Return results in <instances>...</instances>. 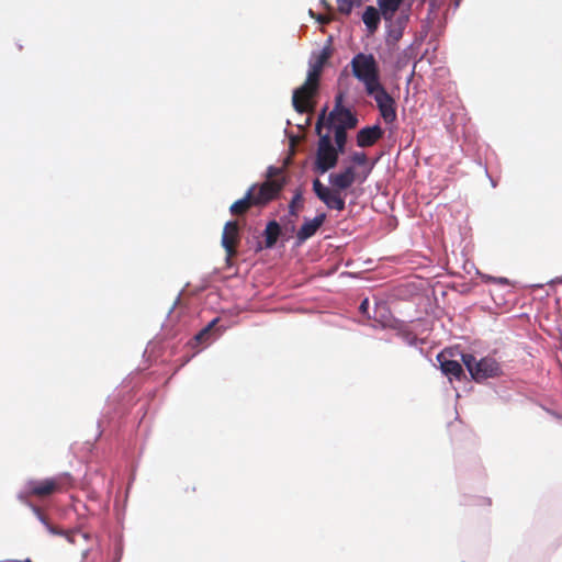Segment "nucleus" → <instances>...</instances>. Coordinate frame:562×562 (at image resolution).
I'll use <instances>...</instances> for the list:
<instances>
[{
	"mask_svg": "<svg viewBox=\"0 0 562 562\" xmlns=\"http://www.w3.org/2000/svg\"><path fill=\"white\" fill-rule=\"evenodd\" d=\"M72 486V477L69 473H60L52 477L30 479L18 493V499L29 506H35L32 499L45 501L50 496L61 493Z\"/></svg>",
	"mask_w": 562,
	"mask_h": 562,
	"instance_id": "f257e3e1",
	"label": "nucleus"
},
{
	"mask_svg": "<svg viewBox=\"0 0 562 562\" xmlns=\"http://www.w3.org/2000/svg\"><path fill=\"white\" fill-rule=\"evenodd\" d=\"M331 50L329 47H324L316 57L315 61L311 64L310 70L305 82L294 90L292 103L299 113H305L311 110V100L316 94L319 86V78L326 61L330 58Z\"/></svg>",
	"mask_w": 562,
	"mask_h": 562,
	"instance_id": "f03ea898",
	"label": "nucleus"
},
{
	"mask_svg": "<svg viewBox=\"0 0 562 562\" xmlns=\"http://www.w3.org/2000/svg\"><path fill=\"white\" fill-rule=\"evenodd\" d=\"M352 75L364 85L367 93L381 85L379 65L372 54L358 53L350 63Z\"/></svg>",
	"mask_w": 562,
	"mask_h": 562,
	"instance_id": "7ed1b4c3",
	"label": "nucleus"
},
{
	"mask_svg": "<svg viewBox=\"0 0 562 562\" xmlns=\"http://www.w3.org/2000/svg\"><path fill=\"white\" fill-rule=\"evenodd\" d=\"M461 360L470 372L472 379L476 382L499 376L502 373L499 363L492 357H484L476 360V358L471 353H462Z\"/></svg>",
	"mask_w": 562,
	"mask_h": 562,
	"instance_id": "20e7f679",
	"label": "nucleus"
},
{
	"mask_svg": "<svg viewBox=\"0 0 562 562\" xmlns=\"http://www.w3.org/2000/svg\"><path fill=\"white\" fill-rule=\"evenodd\" d=\"M342 93L336 95L335 106L327 117V125L329 127L342 126L344 131L355 128L358 124V119L355 113L342 105Z\"/></svg>",
	"mask_w": 562,
	"mask_h": 562,
	"instance_id": "39448f33",
	"label": "nucleus"
},
{
	"mask_svg": "<svg viewBox=\"0 0 562 562\" xmlns=\"http://www.w3.org/2000/svg\"><path fill=\"white\" fill-rule=\"evenodd\" d=\"M283 189V183L273 180L263 181L260 184H252L248 192H251L256 206H265L277 199Z\"/></svg>",
	"mask_w": 562,
	"mask_h": 562,
	"instance_id": "423d86ee",
	"label": "nucleus"
},
{
	"mask_svg": "<svg viewBox=\"0 0 562 562\" xmlns=\"http://www.w3.org/2000/svg\"><path fill=\"white\" fill-rule=\"evenodd\" d=\"M367 94L374 98L380 114L386 123H393L396 120L397 115L395 100L385 90L382 83L374 87V91L372 93Z\"/></svg>",
	"mask_w": 562,
	"mask_h": 562,
	"instance_id": "0eeeda50",
	"label": "nucleus"
},
{
	"mask_svg": "<svg viewBox=\"0 0 562 562\" xmlns=\"http://www.w3.org/2000/svg\"><path fill=\"white\" fill-rule=\"evenodd\" d=\"M240 241L239 225L236 221H228L223 228L222 246L226 252V259L229 261L237 256V246Z\"/></svg>",
	"mask_w": 562,
	"mask_h": 562,
	"instance_id": "6e6552de",
	"label": "nucleus"
},
{
	"mask_svg": "<svg viewBox=\"0 0 562 562\" xmlns=\"http://www.w3.org/2000/svg\"><path fill=\"white\" fill-rule=\"evenodd\" d=\"M32 510L35 514V516L38 518V520L46 527L47 531L54 536H63L66 538V540L75 544L77 542V537L87 538V535L81 532L80 530H64L59 528L58 526L52 525L47 517L44 515L42 509L38 506H32Z\"/></svg>",
	"mask_w": 562,
	"mask_h": 562,
	"instance_id": "1a4fd4ad",
	"label": "nucleus"
},
{
	"mask_svg": "<svg viewBox=\"0 0 562 562\" xmlns=\"http://www.w3.org/2000/svg\"><path fill=\"white\" fill-rule=\"evenodd\" d=\"M339 153L335 147L317 148L315 170L325 173L337 165Z\"/></svg>",
	"mask_w": 562,
	"mask_h": 562,
	"instance_id": "9d476101",
	"label": "nucleus"
},
{
	"mask_svg": "<svg viewBox=\"0 0 562 562\" xmlns=\"http://www.w3.org/2000/svg\"><path fill=\"white\" fill-rule=\"evenodd\" d=\"M449 356L450 353L447 350L441 351L437 356L440 369L447 376L461 380L464 376L463 368L457 360L449 359Z\"/></svg>",
	"mask_w": 562,
	"mask_h": 562,
	"instance_id": "9b49d317",
	"label": "nucleus"
},
{
	"mask_svg": "<svg viewBox=\"0 0 562 562\" xmlns=\"http://www.w3.org/2000/svg\"><path fill=\"white\" fill-rule=\"evenodd\" d=\"M326 220V214L321 213L317 216H315L313 220H307L304 222V224L301 226V228L296 233V240L297 244H303L308 238L314 236L316 232L319 229V227L324 224Z\"/></svg>",
	"mask_w": 562,
	"mask_h": 562,
	"instance_id": "f8f14e48",
	"label": "nucleus"
},
{
	"mask_svg": "<svg viewBox=\"0 0 562 562\" xmlns=\"http://www.w3.org/2000/svg\"><path fill=\"white\" fill-rule=\"evenodd\" d=\"M383 133L379 125L363 127L357 134V145L359 147L373 146L383 136Z\"/></svg>",
	"mask_w": 562,
	"mask_h": 562,
	"instance_id": "ddd939ff",
	"label": "nucleus"
},
{
	"mask_svg": "<svg viewBox=\"0 0 562 562\" xmlns=\"http://www.w3.org/2000/svg\"><path fill=\"white\" fill-rule=\"evenodd\" d=\"M356 180V170L353 167H347L344 171L338 173H331L329 176V182L335 190H346L350 188Z\"/></svg>",
	"mask_w": 562,
	"mask_h": 562,
	"instance_id": "4468645a",
	"label": "nucleus"
},
{
	"mask_svg": "<svg viewBox=\"0 0 562 562\" xmlns=\"http://www.w3.org/2000/svg\"><path fill=\"white\" fill-rule=\"evenodd\" d=\"M381 15L385 22H392L404 0H376Z\"/></svg>",
	"mask_w": 562,
	"mask_h": 562,
	"instance_id": "2eb2a0df",
	"label": "nucleus"
},
{
	"mask_svg": "<svg viewBox=\"0 0 562 562\" xmlns=\"http://www.w3.org/2000/svg\"><path fill=\"white\" fill-rule=\"evenodd\" d=\"M381 11L372 5L366 8L362 14V21L370 32H375L381 20Z\"/></svg>",
	"mask_w": 562,
	"mask_h": 562,
	"instance_id": "dca6fc26",
	"label": "nucleus"
},
{
	"mask_svg": "<svg viewBox=\"0 0 562 562\" xmlns=\"http://www.w3.org/2000/svg\"><path fill=\"white\" fill-rule=\"evenodd\" d=\"M252 206H256L252 200V194L247 191L243 199L235 201L231 205L229 211L233 215L240 216L246 214Z\"/></svg>",
	"mask_w": 562,
	"mask_h": 562,
	"instance_id": "f3484780",
	"label": "nucleus"
},
{
	"mask_svg": "<svg viewBox=\"0 0 562 562\" xmlns=\"http://www.w3.org/2000/svg\"><path fill=\"white\" fill-rule=\"evenodd\" d=\"M281 234L280 224L277 221L268 222L266 229L263 232L265 236V247L272 248Z\"/></svg>",
	"mask_w": 562,
	"mask_h": 562,
	"instance_id": "a211bd4d",
	"label": "nucleus"
},
{
	"mask_svg": "<svg viewBox=\"0 0 562 562\" xmlns=\"http://www.w3.org/2000/svg\"><path fill=\"white\" fill-rule=\"evenodd\" d=\"M322 202L325 203L328 209L337 211H344L346 207L345 200L337 190H330Z\"/></svg>",
	"mask_w": 562,
	"mask_h": 562,
	"instance_id": "6ab92c4d",
	"label": "nucleus"
},
{
	"mask_svg": "<svg viewBox=\"0 0 562 562\" xmlns=\"http://www.w3.org/2000/svg\"><path fill=\"white\" fill-rule=\"evenodd\" d=\"M323 119H324V113L321 115V117L318 119V121L316 123V132L319 135V140H318V144H317V148L335 147L331 144V138H330L329 134H324V135L321 134V131H322V120Z\"/></svg>",
	"mask_w": 562,
	"mask_h": 562,
	"instance_id": "aec40b11",
	"label": "nucleus"
},
{
	"mask_svg": "<svg viewBox=\"0 0 562 562\" xmlns=\"http://www.w3.org/2000/svg\"><path fill=\"white\" fill-rule=\"evenodd\" d=\"M266 177H267L266 181L273 180L277 182H281V183H283V187L286 183V179L283 175V169L280 167H274V166L268 167Z\"/></svg>",
	"mask_w": 562,
	"mask_h": 562,
	"instance_id": "412c9836",
	"label": "nucleus"
},
{
	"mask_svg": "<svg viewBox=\"0 0 562 562\" xmlns=\"http://www.w3.org/2000/svg\"><path fill=\"white\" fill-rule=\"evenodd\" d=\"M335 143L336 149L339 154L345 151V146L347 143V131L342 130V126H335Z\"/></svg>",
	"mask_w": 562,
	"mask_h": 562,
	"instance_id": "4be33fe9",
	"label": "nucleus"
},
{
	"mask_svg": "<svg viewBox=\"0 0 562 562\" xmlns=\"http://www.w3.org/2000/svg\"><path fill=\"white\" fill-rule=\"evenodd\" d=\"M361 4V0H337V10L342 14H350L353 7Z\"/></svg>",
	"mask_w": 562,
	"mask_h": 562,
	"instance_id": "5701e85b",
	"label": "nucleus"
},
{
	"mask_svg": "<svg viewBox=\"0 0 562 562\" xmlns=\"http://www.w3.org/2000/svg\"><path fill=\"white\" fill-rule=\"evenodd\" d=\"M303 207V195L301 191H297L289 205V212L293 216H297L299 210Z\"/></svg>",
	"mask_w": 562,
	"mask_h": 562,
	"instance_id": "b1692460",
	"label": "nucleus"
},
{
	"mask_svg": "<svg viewBox=\"0 0 562 562\" xmlns=\"http://www.w3.org/2000/svg\"><path fill=\"white\" fill-rule=\"evenodd\" d=\"M330 190L331 189L325 187L319 179H315L313 181V191L321 201L328 194Z\"/></svg>",
	"mask_w": 562,
	"mask_h": 562,
	"instance_id": "393cba45",
	"label": "nucleus"
},
{
	"mask_svg": "<svg viewBox=\"0 0 562 562\" xmlns=\"http://www.w3.org/2000/svg\"><path fill=\"white\" fill-rule=\"evenodd\" d=\"M218 318H215L213 319L212 322L209 323V325L206 327H204L201 331H199L196 335H195V340L199 341V342H203L205 341L210 334H211V330L213 329V327L215 326V324L217 323Z\"/></svg>",
	"mask_w": 562,
	"mask_h": 562,
	"instance_id": "a878e982",
	"label": "nucleus"
},
{
	"mask_svg": "<svg viewBox=\"0 0 562 562\" xmlns=\"http://www.w3.org/2000/svg\"><path fill=\"white\" fill-rule=\"evenodd\" d=\"M351 160L357 165H364L368 158L364 153H353L351 156Z\"/></svg>",
	"mask_w": 562,
	"mask_h": 562,
	"instance_id": "bb28decb",
	"label": "nucleus"
},
{
	"mask_svg": "<svg viewBox=\"0 0 562 562\" xmlns=\"http://www.w3.org/2000/svg\"><path fill=\"white\" fill-rule=\"evenodd\" d=\"M409 9H411V5H408V8L406 10L402 11V14L397 19V24L400 27H403L405 25V23L408 21Z\"/></svg>",
	"mask_w": 562,
	"mask_h": 562,
	"instance_id": "cd10ccee",
	"label": "nucleus"
},
{
	"mask_svg": "<svg viewBox=\"0 0 562 562\" xmlns=\"http://www.w3.org/2000/svg\"><path fill=\"white\" fill-rule=\"evenodd\" d=\"M311 15L315 18L313 11L311 10L310 11ZM316 20L321 23V24H327L330 22L331 20V16L329 15H326V14H318L316 15Z\"/></svg>",
	"mask_w": 562,
	"mask_h": 562,
	"instance_id": "c85d7f7f",
	"label": "nucleus"
},
{
	"mask_svg": "<svg viewBox=\"0 0 562 562\" xmlns=\"http://www.w3.org/2000/svg\"><path fill=\"white\" fill-rule=\"evenodd\" d=\"M368 306H369V301H368V299H366V300H364V301H362V303L360 304V311H361L362 313H366V312H367Z\"/></svg>",
	"mask_w": 562,
	"mask_h": 562,
	"instance_id": "c756f323",
	"label": "nucleus"
},
{
	"mask_svg": "<svg viewBox=\"0 0 562 562\" xmlns=\"http://www.w3.org/2000/svg\"><path fill=\"white\" fill-rule=\"evenodd\" d=\"M322 2L328 11H331V7L325 0H323Z\"/></svg>",
	"mask_w": 562,
	"mask_h": 562,
	"instance_id": "7c9ffc66",
	"label": "nucleus"
},
{
	"mask_svg": "<svg viewBox=\"0 0 562 562\" xmlns=\"http://www.w3.org/2000/svg\"><path fill=\"white\" fill-rule=\"evenodd\" d=\"M559 282H562V278L558 280Z\"/></svg>",
	"mask_w": 562,
	"mask_h": 562,
	"instance_id": "2f4dec72",
	"label": "nucleus"
},
{
	"mask_svg": "<svg viewBox=\"0 0 562 562\" xmlns=\"http://www.w3.org/2000/svg\"><path fill=\"white\" fill-rule=\"evenodd\" d=\"M559 282H562V278L558 280Z\"/></svg>",
	"mask_w": 562,
	"mask_h": 562,
	"instance_id": "473e14b6",
	"label": "nucleus"
}]
</instances>
